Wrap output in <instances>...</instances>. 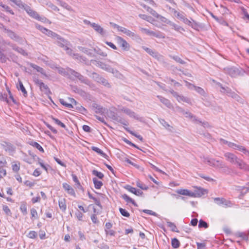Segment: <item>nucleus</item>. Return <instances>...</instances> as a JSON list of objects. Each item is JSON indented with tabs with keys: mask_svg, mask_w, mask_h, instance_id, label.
<instances>
[{
	"mask_svg": "<svg viewBox=\"0 0 249 249\" xmlns=\"http://www.w3.org/2000/svg\"><path fill=\"white\" fill-rule=\"evenodd\" d=\"M213 167L216 168H222L224 167V164L222 161L215 160Z\"/></svg>",
	"mask_w": 249,
	"mask_h": 249,
	"instance_id": "a18cd8bd",
	"label": "nucleus"
},
{
	"mask_svg": "<svg viewBox=\"0 0 249 249\" xmlns=\"http://www.w3.org/2000/svg\"><path fill=\"white\" fill-rule=\"evenodd\" d=\"M142 49L146 52L149 54L157 59L158 60L163 61L164 60L163 56L160 54L156 51L144 46H142Z\"/></svg>",
	"mask_w": 249,
	"mask_h": 249,
	"instance_id": "20e7f679",
	"label": "nucleus"
},
{
	"mask_svg": "<svg viewBox=\"0 0 249 249\" xmlns=\"http://www.w3.org/2000/svg\"><path fill=\"white\" fill-rule=\"evenodd\" d=\"M39 89L41 91L43 92L46 94H49L51 93L48 86L44 83L41 85L39 87Z\"/></svg>",
	"mask_w": 249,
	"mask_h": 249,
	"instance_id": "c85d7f7f",
	"label": "nucleus"
},
{
	"mask_svg": "<svg viewBox=\"0 0 249 249\" xmlns=\"http://www.w3.org/2000/svg\"><path fill=\"white\" fill-rule=\"evenodd\" d=\"M69 70H72L70 68H67L66 70L63 68H60L59 69L58 71L59 73L63 74L64 76H69L70 78H72L71 77V72L69 71Z\"/></svg>",
	"mask_w": 249,
	"mask_h": 249,
	"instance_id": "b1692460",
	"label": "nucleus"
},
{
	"mask_svg": "<svg viewBox=\"0 0 249 249\" xmlns=\"http://www.w3.org/2000/svg\"><path fill=\"white\" fill-rule=\"evenodd\" d=\"M150 36H153L157 38H163L164 36L160 32H155L153 31H151Z\"/></svg>",
	"mask_w": 249,
	"mask_h": 249,
	"instance_id": "de8ad7c7",
	"label": "nucleus"
},
{
	"mask_svg": "<svg viewBox=\"0 0 249 249\" xmlns=\"http://www.w3.org/2000/svg\"><path fill=\"white\" fill-rule=\"evenodd\" d=\"M169 57L173 59H174L175 61H176L177 62L181 64H185V62L181 59L179 56L177 55H170Z\"/></svg>",
	"mask_w": 249,
	"mask_h": 249,
	"instance_id": "a19ab883",
	"label": "nucleus"
},
{
	"mask_svg": "<svg viewBox=\"0 0 249 249\" xmlns=\"http://www.w3.org/2000/svg\"><path fill=\"white\" fill-rule=\"evenodd\" d=\"M224 198L223 197H215L214 198V202L219 206L222 205V203Z\"/></svg>",
	"mask_w": 249,
	"mask_h": 249,
	"instance_id": "338daca9",
	"label": "nucleus"
},
{
	"mask_svg": "<svg viewBox=\"0 0 249 249\" xmlns=\"http://www.w3.org/2000/svg\"><path fill=\"white\" fill-rule=\"evenodd\" d=\"M224 156L226 160L231 164H236L238 167L245 171L249 170V166L242 160L232 153L226 152Z\"/></svg>",
	"mask_w": 249,
	"mask_h": 249,
	"instance_id": "f257e3e1",
	"label": "nucleus"
},
{
	"mask_svg": "<svg viewBox=\"0 0 249 249\" xmlns=\"http://www.w3.org/2000/svg\"><path fill=\"white\" fill-rule=\"evenodd\" d=\"M56 39L57 40V44L59 46L65 48L68 42L67 40L61 37L59 35H58V37L56 38Z\"/></svg>",
	"mask_w": 249,
	"mask_h": 249,
	"instance_id": "4be33fe9",
	"label": "nucleus"
},
{
	"mask_svg": "<svg viewBox=\"0 0 249 249\" xmlns=\"http://www.w3.org/2000/svg\"><path fill=\"white\" fill-rule=\"evenodd\" d=\"M30 66L34 69L36 70L37 71L40 72L42 75L46 77L47 76L45 71L42 68L34 64H31Z\"/></svg>",
	"mask_w": 249,
	"mask_h": 249,
	"instance_id": "393cba45",
	"label": "nucleus"
},
{
	"mask_svg": "<svg viewBox=\"0 0 249 249\" xmlns=\"http://www.w3.org/2000/svg\"><path fill=\"white\" fill-rule=\"evenodd\" d=\"M119 211L121 214L124 216L128 217L130 216L129 213L125 209L120 208L119 209Z\"/></svg>",
	"mask_w": 249,
	"mask_h": 249,
	"instance_id": "6e6d98bb",
	"label": "nucleus"
},
{
	"mask_svg": "<svg viewBox=\"0 0 249 249\" xmlns=\"http://www.w3.org/2000/svg\"><path fill=\"white\" fill-rule=\"evenodd\" d=\"M222 205L224 206L225 207H231L232 204L230 201L227 200L224 198Z\"/></svg>",
	"mask_w": 249,
	"mask_h": 249,
	"instance_id": "774afa93",
	"label": "nucleus"
},
{
	"mask_svg": "<svg viewBox=\"0 0 249 249\" xmlns=\"http://www.w3.org/2000/svg\"><path fill=\"white\" fill-rule=\"evenodd\" d=\"M18 90H20L22 91L24 96H27V92L21 81H19V87H18Z\"/></svg>",
	"mask_w": 249,
	"mask_h": 249,
	"instance_id": "e433bc0d",
	"label": "nucleus"
},
{
	"mask_svg": "<svg viewBox=\"0 0 249 249\" xmlns=\"http://www.w3.org/2000/svg\"><path fill=\"white\" fill-rule=\"evenodd\" d=\"M170 93L173 96L175 97L178 102H184L191 104V100L189 98L184 97L182 95H179L177 92L173 90L170 91Z\"/></svg>",
	"mask_w": 249,
	"mask_h": 249,
	"instance_id": "6e6552de",
	"label": "nucleus"
},
{
	"mask_svg": "<svg viewBox=\"0 0 249 249\" xmlns=\"http://www.w3.org/2000/svg\"><path fill=\"white\" fill-rule=\"evenodd\" d=\"M62 185L63 188L68 194L73 196L75 197L76 195L74 191V189L70 185L65 182L63 183Z\"/></svg>",
	"mask_w": 249,
	"mask_h": 249,
	"instance_id": "4468645a",
	"label": "nucleus"
},
{
	"mask_svg": "<svg viewBox=\"0 0 249 249\" xmlns=\"http://www.w3.org/2000/svg\"><path fill=\"white\" fill-rule=\"evenodd\" d=\"M12 167L14 172H18L20 169V163L18 162L17 163L12 164Z\"/></svg>",
	"mask_w": 249,
	"mask_h": 249,
	"instance_id": "4d7b16f0",
	"label": "nucleus"
},
{
	"mask_svg": "<svg viewBox=\"0 0 249 249\" xmlns=\"http://www.w3.org/2000/svg\"><path fill=\"white\" fill-rule=\"evenodd\" d=\"M73 108H74L75 109H76V110L78 111L79 112L82 114L87 113V110L85 107L81 106L80 104H77V105L75 106V107H74Z\"/></svg>",
	"mask_w": 249,
	"mask_h": 249,
	"instance_id": "f704fd0d",
	"label": "nucleus"
},
{
	"mask_svg": "<svg viewBox=\"0 0 249 249\" xmlns=\"http://www.w3.org/2000/svg\"><path fill=\"white\" fill-rule=\"evenodd\" d=\"M6 33H7L8 36L12 39H16L18 38L17 35L11 30H7Z\"/></svg>",
	"mask_w": 249,
	"mask_h": 249,
	"instance_id": "8fccbe9b",
	"label": "nucleus"
},
{
	"mask_svg": "<svg viewBox=\"0 0 249 249\" xmlns=\"http://www.w3.org/2000/svg\"><path fill=\"white\" fill-rule=\"evenodd\" d=\"M24 9L26 11V12L28 13V14L32 18L36 19V18L38 17V13L33 10L29 6L27 5L25 6V7L24 8Z\"/></svg>",
	"mask_w": 249,
	"mask_h": 249,
	"instance_id": "2eb2a0df",
	"label": "nucleus"
},
{
	"mask_svg": "<svg viewBox=\"0 0 249 249\" xmlns=\"http://www.w3.org/2000/svg\"><path fill=\"white\" fill-rule=\"evenodd\" d=\"M72 58L75 60L79 61L80 62L85 63L87 61V58L78 53H73Z\"/></svg>",
	"mask_w": 249,
	"mask_h": 249,
	"instance_id": "a878e982",
	"label": "nucleus"
},
{
	"mask_svg": "<svg viewBox=\"0 0 249 249\" xmlns=\"http://www.w3.org/2000/svg\"><path fill=\"white\" fill-rule=\"evenodd\" d=\"M198 227L199 228H204L206 229L208 227V224L206 222L204 221L202 219H200L199 221Z\"/></svg>",
	"mask_w": 249,
	"mask_h": 249,
	"instance_id": "603ef678",
	"label": "nucleus"
},
{
	"mask_svg": "<svg viewBox=\"0 0 249 249\" xmlns=\"http://www.w3.org/2000/svg\"><path fill=\"white\" fill-rule=\"evenodd\" d=\"M96 62V65L102 69L109 72H111L114 74H115L116 76H118V75H120V73L117 70H115L113 68H112L111 66H110L108 65H107L104 63H103L101 61H95Z\"/></svg>",
	"mask_w": 249,
	"mask_h": 249,
	"instance_id": "7ed1b4c3",
	"label": "nucleus"
},
{
	"mask_svg": "<svg viewBox=\"0 0 249 249\" xmlns=\"http://www.w3.org/2000/svg\"><path fill=\"white\" fill-rule=\"evenodd\" d=\"M13 2L15 3L17 5H18V7H19L21 8L24 9L25 7V6L27 5V4L22 3V2L20 0H13L12 1Z\"/></svg>",
	"mask_w": 249,
	"mask_h": 249,
	"instance_id": "49530a36",
	"label": "nucleus"
},
{
	"mask_svg": "<svg viewBox=\"0 0 249 249\" xmlns=\"http://www.w3.org/2000/svg\"><path fill=\"white\" fill-rule=\"evenodd\" d=\"M167 225L168 227H169L171 229L172 231L178 232V231L177 230V228L174 223H172L170 221H167Z\"/></svg>",
	"mask_w": 249,
	"mask_h": 249,
	"instance_id": "4c0bfd02",
	"label": "nucleus"
},
{
	"mask_svg": "<svg viewBox=\"0 0 249 249\" xmlns=\"http://www.w3.org/2000/svg\"><path fill=\"white\" fill-rule=\"evenodd\" d=\"M92 107L96 109V113H103L105 111V109L102 107L96 104H93Z\"/></svg>",
	"mask_w": 249,
	"mask_h": 249,
	"instance_id": "72a5a7b5",
	"label": "nucleus"
},
{
	"mask_svg": "<svg viewBox=\"0 0 249 249\" xmlns=\"http://www.w3.org/2000/svg\"><path fill=\"white\" fill-rule=\"evenodd\" d=\"M52 118L53 120L54 121V122L56 124H57L58 125L60 126L61 127H62L64 128H66V125L64 124H63L62 122H61L59 120H58V119L55 118L53 117H52Z\"/></svg>",
	"mask_w": 249,
	"mask_h": 249,
	"instance_id": "09e8293b",
	"label": "nucleus"
},
{
	"mask_svg": "<svg viewBox=\"0 0 249 249\" xmlns=\"http://www.w3.org/2000/svg\"><path fill=\"white\" fill-rule=\"evenodd\" d=\"M59 102L62 105H63V106H65V107H66L68 108H73L74 107L73 105H72L71 104L67 103L63 99H60Z\"/></svg>",
	"mask_w": 249,
	"mask_h": 249,
	"instance_id": "864d4df0",
	"label": "nucleus"
},
{
	"mask_svg": "<svg viewBox=\"0 0 249 249\" xmlns=\"http://www.w3.org/2000/svg\"><path fill=\"white\" fill-rule=\"evenodd\" d=\"M36 159L38 161V164L41 166V167L44 169L46 172H48V168L47 166L44 164L42 162V160L40 159L39 157H36Z\"/></svg>",
	"mask_w": 249,
	"mask_h": 249,
	"instance_id": "5fc2aeb1",
	"label": "nucleus"
},
{
	"mask_svg": "<svg viewBox=\"0 0 249 249\" xmlns=\"http://www.w3.org/2000/svg\"><path fill=\"white\" fill-rule=\"evenodd\" d=\"M125 188L130 192L135 194L137 196H141L142 195L143 192L140 190H137L135 188L130 186L129 185H127Z\"/></svg>",
	"mask_w": 249,
	"mask_h": 249,
	"instance_id": "6ab92c4d",
	"label": "nucleus"
},
{
	"mask_svg": "<svg viewBox=\"0 0 249 249\" xmlns=\"http://www.w3.org/2000/svg\"><path fill=\"white\" fill-rule=\"evenodd\" d=\"M232 98L235 99L236 101L242 104H243L244 102V100L236 93L234 94Z\"/></svg>",
	"mask_w": 249,
	"mask_h": 249,
	"instance_id": "bf43d9fd",
	"label": "nucleus"
},
{
	"mask_svg": "<svg viewBox=\"0 0 249 249\" xmlns=\"http://www.w3.org/2000/svg\"><path fill=\"white\" fill-rule=\"evenodd\" d=\"M92 173L93 175L97 177L100 179H102L104 177V174L102 172H99L96 170H93Z\"/></svg>",
	"mask_w": 249,
	"mask_h": 249,
	"instance_id": "3c124183",
	"label": "nucleus"
},
{
	"mask_svg": "<svg viewBox=\"0 0 249 249\" xmlns=\"http://www.w3.org/2000/svg\"><path fill=\"white\" fill-rule=\"evenodd\" d=\"M157 97L159 99L160 101L168 108H171L173 107L172 104L168 99L160 95H158Z\"/></svg>",
	"mask_w": 249,
	"mask_h": 249,
	"instance_id": "dca6fc26",
	"label": "nucleus"
},
{
	"mask_svg": "<svg viewBox=\"0 0 249 249\" xmlns=\"http://www.w3.org/2000/svg\"><path fill=\"white\" fill-rule=\"evenodd\" d=\"M171 27L175 30L177 31V32H180V33H181L182 31H185V30L183 28H182V27H181L179 25L176 24L174 23L172 24Z\"/></svg>",
	"mask_w": 249,
	"mask_h": 249,
	"instance_id": "c03bdc74",
	"label": "nucleus"
},
{
	"mask_svg": "<svg viewBox=\"0 0 249 249\" xmlns=\"http://www.w3.org/2000/svg\"><path fill=\"white\" fill-rule=\"evenodd\" d=\"M78 49L79 51L84 53L88 55L91 56L92 55V53L90 52V50L87 48L82 46H78Z\"/></svg>",
	"mask_w": 249,
	"mask_h": 249,
	"instance_id": "ea45409f",
	"label": "nucleus"
},
{
	"mask_svg": "<svg viewBox=\"0 0 249 249\" xmlns=\"http://www.w3.org/2000/svg\"><path fill=\"white\" fill-rule=\"evenodd\" d=\"M0 145L6 152H12L15 151V147L10 142L2 141Z\"/></svg>",
	"mask_w": 249,
	"mask_h": 249,
	"instance_id": "1a4fd4ad",
	"label": "nucleus"
},
{
	"mask_svg": "<svg viewBox=\"0 0 249 249\" xmlns=\"http://www.w3.org/2000/svg\"><path fill=\"white\" fill-rule=\"evenodd\" d=\"M220 91L221 92L226 94L227 95L231 98H232L235 93V92L232 91V90L229 87L222 88V90H220Z\"/></svg>",
	"mask_w": 249,
	"mask_h": 249,
	"instance_id": "412c9836",
	"label": "nucleus"
},
{
	"mask_svg": "<svg viewBox=\"0 0 249 249\" xmlns=\"http://www.w3.org/2000/svg\"><path fill=\"white\" fill-rule=\"evenodd\" d=\"M30 144L31 145H32L33 146H34V147H36V148H37L39 151H40L41 152H44V149L42 148V147L39 143H38L37 142H32L30 143Z\"/></svg>",
	"mask_w": 249,
	"mask_h": 249,
	"instance_id": "79ce46f5",
	"label": "nucleus"
},
{
	"mask_svg": "<svg viewBox=\"0 0 249 249\" xmlns=\"http://www.w3.org/2000/svg\"><path fill=\"white\" fill-rule=\"evenodd\" d=\"M225 72L231 77H236L241 74L242 70L234 67L224 69Z\"/></svg>",
	"mask_w": 249,
	"mask_h": 249,
	"instance_id": "423d86ee",
	"label": "nucleus"
},
{
	"mask_svg": "<svg viewBox=\"0 0 249 249\" xmlns=\"http://www.w3.org/2000/svg\"><path fill=\"white\" fill-rule=\"evenodd\" d=\"M160 123L162 124L165 128L169 129V128L170 127V125L169 124L166 122L164 119H159Z\"/></svg>",
	"mask_w": 249,
	"mask_h": 249,
	"instance_id": "e2e57ef3",
	"label": "nucleus"
},
{
	"mask_svg": "<svg viewBox=\"0 0 249 249\" xmlns=\"http://www.w3.org/2000/svg\"><path fill=\"white\" fill-rule=\"evenodd\" d=\"M185 83H186V86H188L189 88H191V87H192L194 88L195 90L200 94L202 95H204L205 94V91L202 88L191 84L187 81H185Z\"/></svg>",
	"mask_w": 249,
	"mask_h": 249,
	"instance_id": "f3484780",
	"label": "nucleus"
},
{
	"mask_svg": "<svg viewBox=\"0 0 249 249\" xmlns=\"http://www.w3.org/2000/svg\"><path fill=\"white\" fill-rule=\"evenodd\" d=\"M233 149H237L239 151L243 152L244 154L249 155V151L247 150L245 147L242 145L235 143Z\"/></svg>",
	"mask_w": 249,
	"mask_h": 249,
	"instance_id": "cd10ccee",
	"label": "nucleus"
},
{
	"mask_svg": "<svg viewBox=\"0 0 249 249\" xmlns=\"http://www.w3.org/2000/svg\"><path fill=\"white\" fill-rule=\"evenodd\" d=\"M122 198L125 200L127 203H131L135 206H137V204L135 202V201L131 198H130L129 196H128L126 194H124L122 195Z\"/></svg>",
	"mask_w": 249,
	"mask_h": 249,
	"instance_id": "7c9ffc66",
	"label": "nucleus"
},
{
	"mask_svg": "<svg viewBox=\"0 0 249 249\" xmlns=\"http://www.w3.org/2000/svg\"><path fill=\"white\" fill-rule=\"evenodd\" d=\"M121 110L128 115L130 117L133 118L137 120H140V118H139L138 115L131 109L126 107H123L121 109Z\"/></svg>",
	"mask_w": 249,
	"mask_h": 249,
	"instance_id": "9b49d317",
	"label": "nucleus"
},
{
	"mask_svg": "<svg viewBox=\"0 0 249 249\" xmlns=\"http://www.w3.org/2000/svg\"><path fill=\"white\" fill-rule=\"evenodd\" d=\"M116 40L118 45L120 46V47L122 48L123 50L127 51L129 50V44L123 38L119 36H117L116 37Z\"/></svg>",
	"mask_w": 249,
	"mask_h": 249,
	"instance_id": "0eeeda50",
	"label": "nucleus"
},
{
	"mask_svg": "<svg viewBox=\"0 0 249 249\" xmlns=\"http://www.w3.org/2000/svg\"><path fill=\"white\" fill-rule=\"evenodd\" d=\"M93 74L96 76V81L98 83L102 84V85L107 88L110 87V85L107 79H106L104 77L100 76L99 74L95 72L93 73Z\"/></svg>",
	"mask_w": 249,
	"mask_h": 249,
	"instance_id": "f8f14e48",
	"label": "nucleus"
},
{
	"mask_svg": "<svg viewBox=\"0 0 249 249\" xmlns=\"http://www.w3.org/2000/svg\"><path fill=\"white\" fill-rule=\"evenodd\" d=\"M92 180L96 189H99L103 186L102 182L101 181L98 180L96 178H93Z\"/></svg>",
	"mask_w": 249,
	"mask_h": 249,
	"instance_id": "c9c22d12",
	"label": "nucleus"
},
{
	"mask_svg": "<svg viewBox=\"0 0 249 249\" xmlns=\"http://www.w3.org/2000/svg\"><path fill=\"white\" fill-rule=\"evenodd\" d=\"M172 246L174 249H177L180 246V242L176 238L172 239L171 241Z\"/></svg>",
	"mask_w": 249,
	"mask_h": 249,
	"instance_id": "58836bf2",
	"label": "nucleus"
},
{
	"mask_svg": "<svg viewBox=\"0 0 249 249\" xmlns=\"http://www.w3.org/2000/svg\"><path fill=\"white\" fill-rule=\"evenodd\" d=\"M109 117L113 120L118 122L121 121V117L119 116L115 112L110 111L109 113Z\"/></svg>",
	"mask_w": 249,
	"mask_h": 249,
	"instance_id": "473e14b6",
	"label": "nucleus"
},
{
	"mask_svg": "<svg viewBox=\"0 0 249 249\" xmlns=\"http://www.w3.org/2000/svg\"><path fill=\"white\" fill-rule=\"evenodd\" d=\"M139 16L141 18L150 22H151L152 21H154L153 18L151 17L147 16L144 14H139Z\"/></svg>",
	"mask_w": 249,
	"mask_h": 249,
	"instance_id": "37998d69",
	"label": "nucleus"
},
{
	"mask_svg": "<svg viewBox=\"0 0 249 249\" xmlns=\"http://www.w3.org/2000/svg\"><path fill=\"white\" fill-rule=\"evenodd\" d=\"M91 149L101 155L102 157L106 158L107 156L102 150L95 146H92Z\"/></svg>",
	"mask_w": 249,
	"mask_h": 249,
	"instance_id": "2f4dec72",
	"label": "nucleus"
},
{
	"mask_svg": "<svg viewBox=\"0 0 249 249\" xmlns=\"http://www.w3.org/2000/svg\"><path fill=\"white\" fill-rule=\"evenodd\" d=\"M31 214L32 215L31 219H33V218L37 219L38 218L37 211L35 208H32L31 209Z\"/></svg>",
	"mask_w": 249,
	"mask_h": 249,
	"instance_id": "0e129e2a",
	"label": "nucleus"
},
{
	"mask_svg": "<svg viewBox=\"0 0 249 249\" xmlns=\"http://www.w3.org/2000/svg\"><path fill=\"white\" fill-rule=\"evenodd\" d=\"M201 158H202V161L208 164V165H209L210 166H213L214 163V161L215 160V159H210L208 157H205L204 156H203Z\"/></svg>",
	"mask_w": 249,
	"mask_h": 249,
	"instance_id": "bb28decb",
	"label": "nucleus"
},
{
	"mask_svg": "<svg viewBox=\"0 0 249 249\" xmlns=\"http://www.w3.org/2000/svg\"><path fill=\"white\" fill-rule=\"evenodd\" d=\"M176 192L178 193V194L183 195V196H189L193 197L194 196V195L193 194V192H191L189 190L187 189H178L176 191Z\"/></svg>",
	"mask_w": 249,
	"mask_h": 249,
	"instance_id": "a211bd4d",
	"label": "nucleus"
},
{
	"mask_svg": "<svg viewBox=\"0 0 249 249\" xmlns=\"http://www.w3.org/2000/svg\"><path fill=\"white\" fill-rule=\"evenodd\" d=\"M181 112L182 113L183 115H185L186 117H188L191 119L194 118L195 119V116H194L190 112L185 111L183 109H181Z\"/></svg>",
	"mask_w": 249,
	"mask_h": 249,
	"instance_id": "13d9d810",
	"label": "nucleus"
},
{
	"mask_svg": "<svg viewBox=\"0 0 249 249\" xmlns=\"http://www.w3.org/2000/svg\"><path fill=\"white\" fill-rule=\"evenodd\" d=\"M20 210L24 215H26L27 213V206L26 203L21 204L20 207Z\"/></svg>",
	"mask_w": 249,
	"mask_h": 249,
	"instance_id": "680f3d73",
	"label": "nucleus"
},
{
	"mask_svg": "<svg viewBox=\"0 0 249 249\" xmlns=\"http://www.w3.org/2000/svg\"><path fill=\"white\" fill-rule=\"evenodd\" d=\"M136 185L137 187L140 188L141 189L143 190H147L148 188V187L146 185L143 184L140 181H137L136 183Z\"/></svg>",
	"mask_w": 249,
	"mask_h": 249,
	"instance_id": "052dcab7",
	"label": "nucleus"
},
{
	"mask_svg": "<svg viewBox=\"0 0 249 249\" xmlns=\"http://www.w3.org/2000/svg\"><path fill=\"white\" fill-rule=\"evenodd\" d=\"M69 71L71 72V79L74 80V78H75L78 79L79 81L82 83L85 84L88 86L90 85L91 83L90 81L87 77L84 76L80 73L75 71L73 70H69Z\"/></svg>",
	"mask_w": 249,
	"mask_h": 249,
	"instance_id": "f03ea898",
	"label": "nucleus"
},
{
	"mask_svg": "<svg viewBox=\"0 0 249 249\" xmlns=\"http://www.w3.org/2000/svg\"><path fill=\"white\" fill-rule=\"evenodd\" d=\"M36 27L37 29H38L42 33L48 36L51 37L53 38L56 39L57 37H58V35L56 34L55 33L43 27V26L39 25H36Z\"/></svg>",
	"mask_w": 249,
	"mask_h": 249,
	"instance_id": "39448f33",
	"label": "nucleus"
},
{
	"mask_svg": "<svg viewBox=\"0 0 249 249\" xmlns=\"http://www.w3.org/2000/svg\"><path fill=\"white\" fill-rule=\"evenodd\" d=\"M0 100L1 101H5L7 103H9V100L7 98V95L6 93L3 94L1 92H0Z\"/></svg>",
	"mask_w": 249,
	"mask_h": 249,
	"instance_id": "69168bd1",
	"label": "nucleus"
},
{
	"mask_svg": "<svg viewBox=\"0 0 249 249\" xmlns=\"http://www.w3.org/2000/svg\"><path fill=\"white\" fill-rule=\"evenodd\" d=\"M207 193L206 190L201 187H196L195 191L193 192V194L194 195L193 197H200Z\"/></svg>",
	"mask_w": 249,
	"mask_h": 249,
	"instance_id": "ddd939ff",
	"label": "nucleus"
},
{
	"mask_svg": "<svg viewBox=\"0 0 249 249\" xmlns=\"http://www.w3.org/2000/svg\"><path fill=\"white\" fill-rule=\"evenodd\" d=\"M175 13L176 14L175 16L178 19L182 20L185 24L194 27V25L192 24V22L185 18L183 13L177 12V11H176Z\"/></svg>",
	"mask_w": 249,
	"mask_h": 249,
	"instance_id": "9d476101",
	"label": "nucleus"
},
{
	"mask_svg": "<svg viewBox=\"0 0 249 249\" xmlns=\"http://www.w3.org/2000/svg\"><path fill=\"white\" fill-rule=\"evenodd\" d=\"M120 32L123 33L129 36H135V34L134 33L123 27H121Z\"/></svg>",
	"mask_w": 249,
	"mask_h": 249,
	"instance_id": "c756f323",
	"label": "nucleus"
},
{
	"mask_svg": "<svg viewBox=\"0 0 249 249\" xmlns=\"http://www.w3.org/2000/svg\"><path fill=\"white\" fill-rule=\"evenodd\" d=\"M91 26L96 32L100 34V35H104L105 34V32H104V29L101 27L100 25L95 23H92V24H91Z\"/></svg>",
	"mask_w": 249,
	"mask_h": 249,
	"instance_id": "aec40b11",
	"label": "nucleus"
},
{
	"mask_svg": "<svg viewBox=\"0 0 249 249\" xmlns=\"http://www.w3.org/2000/svg\"><path fill=\"white\" fill-rule=\"evenodd\" d=\"M58 205L60 209L63 211L65 212L67 208L66 200L65 198H61L58 201Z\"/></svg>",
	"mask_w": 249,
	"mask_h": 249,
	"instance_id": "5701e85b",
	"label": "nucleus"
}]
</instances>
